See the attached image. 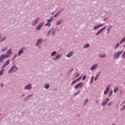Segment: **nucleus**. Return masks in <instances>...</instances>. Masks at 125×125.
Returning a JSON list of instances; mask_svg holds the SVG:
<instances>
[{
    "mask_svg": "<svg viewBox=\"0 0 125 125\" xmlns=\"http://www.w3.org/2000/svg\"><path fill=\"white\" fill-rule=\"evenodd\" d=\"M17 70H18V68L15 65L10 68L8 72V73L11 74V73H14L15 72H16Z\"/></svg>",
    "mask_w": 125,
    "mask_h": 125,
    "instance_id": "nucleus-1",
    "label": "nucleus"
},
{
    "mask_svg": "<svg viewBox=\"0 0 125 125\" xmlns=\"http://www.w3.org/2000/svg\"><path fill=\"white\" fill-rule=\"evenodd\" d=\"M53 21V18H51L50 19L47 21V23L45 24V26H48V27H50L51 26V22Z\"/></svg>",
    "mask_w": 125,
    "mask_h": 125,
    "instance_id": "nucleus-2",
    "label": "nucleus"
},
{
    "mask_svg": "<svg viewBox=\"0 0 125 125\" xmlns=\"http://www.w3.org/2000/svg\"><path fill=\"white\" fill-rule=\"evenodd\" d=\"M123 53V51H119L116 52L114 56V58L115 59H117V58H119L120 57V56H121V54H122Z\"/></svg>",
    "mask_w": 125,
    "mask_h": 125,
    "instance_id": "nucleus-3",
    "label": "nucleus"
},
{
    "mask_svg": "<svg viewBox=\"0 0 125 125\" xmlns=\"http://www.w3.org/2000/svg\"><path fill=\"white\" fill-rule=\"evenodd\" d=\"M83 83L81 82L80 83H78L76 86L74 87L75 89H77V88H81V87H83Z\"/></svg>",
    "mask_w": 125,
    "mask_h": 125,
    "instance_id": "nucleus-4",
    "label": "nucleus"
},
{
    "mask_svg": "<svg viewBox=\"0 0 125 125\" xmlns=\"http://www.w3.org/2000/svg\"><path fill=\"white\" fill-rule=\"evenodd\" d=\"M10 61L9 60L5 62L3 65L1 66V68L3 69V68H5L7 65H9V63H10Z\"/></svg>",
    "mask_w": 125,
    "mask_h": 125,
    "instance_id": "nucleus-5",
    "label": "nucleus"
},
{
    "mask_svg": "<svg viewBox=\"0 0 125 125\" xmlns=\"http://www.w3.org/2000/svg\"><path fill=\"white\" fill-rule=\"evenodd\" d=\"M106 28H107V26H104V27L101 28L100 30L97 33L96 35L98 36V35H100L101 33H102V32H103V31L106 29Z\"/></svg>",
    "mask_w": 125,
    "mask_h": 125,
    "instance_id": "nucleus-6",
    "label": "nucleus"
},
{
    "mask_svg": "<svg viewBox=\"0 0 125 125\" xmlns=\"http://www.w3.org/2000/svg\"><path fill=\"white\" fill-rule=\"evenodd\" d=\"M4 58H7V57H5V55L2 54L0 57V63H2V62H3V60H4Z\"/></svg>",
    "mask_w": 125,
    "mask_h": 125,
    "instance_id": "nucleus-7",
    "label": "nucleus"
},
{
    "mask_svg": "<svg viewBox=\"0 0 125 125\" xmlns=\"http://www.w3.org/2000/svg\"><path fill=\"white\" fill-rule=\"evenodd\" d=\"M43 25V22L41 23L36 28V31H39V30H41V28L42 27V25Z\"/></svg>",
    "mask_w": 125,
    "mask_h": 125,
    "instance_id": "nucleus-8",
    "label": "nucleus"
},
{
    "mask_svg": "<svg viewBox=\"0 0 125 125\" xmlns=\"http://www.w3.org/2000/svg\"><path fill=\"white\" fill-rule=\"evenodd\" d=\"M103 26H104V23L96 25L94 27V30H97V29H99V28L103 27Z\"/></svg>",
    "mask_w": 125,
    "mask_h": 125,
    "instance_id": "nucleus-9",
    "label": "nucleus"
},
{
    "mask_svg": "<svg viewBox=\"0 0 125 125\" xmlns=\"http://www.w3.org/2000/svg\"><path fill=\"white\" fill-rule=\"evenodd\" d=\"M11 53V49H10L6 53L5 57L8 58L10 56V54Z\"/></svg>",
    "mask_w": 125,
    "mask_h": 125,
    "instance_id": "nucleus-10",
    "label": "nucleus"
},
{
    "mask_svg": "<svg viewBox=\"0 0 125 125\" xmlns=\"http://www.w3.org/2000/svg\"><path fill=\"white\" fill-rule=\"evenodd\" d=\"M109 90H110V85H108V86L106 88V89L105 91H104V94L106 95V94H108V92H109Z\"/></svg>",
    "mask_w": 125,
    "mask_h": 125,
    "instance_id": "nucleus-11",
    "label": "nucleus"
},
{
    "mask_svg": "<svg viewBox=\"0 0 125 125\" xmlns=\"http://www.w3.org/2000/svg\"><path fill=\"white\" fill-rule=\"evenodd\" d=\"M109 98H106V99L105 100V101H104L102 104V106H105L106 105V103H108V101H109Z\"/></svg>",
    "mask_w": 125,
    "mask_h": 125,
    "instance_id": "nucleus-12",
    "label": "nucleus"
},
{
    "mask_svg": "<svg viewBox=\"0 0 125 125\" xmlns=\"http://www.w3.org/2000/svg\"><path fill=\"white\" fill-rule=\"evenodd\" d=\"M97 67H98V64H94L91 67V70H95V69L97 68Z\"/></svg>",
    "mask_w": 125,
    "mask_h": 125,
    "instance_id": "nucleus-13",
    "label": "nucleus"
},
{
    "mask_svg": "<svg viewBox=\"0 0 125 125\" xmlns=\"http://www.w3.org/2000/svg\"><path fill=\"white\" fill-rule=\"evenodd\" d=\"M42 42V40L39 39L36 42V45L38 46L39 44H41Z\"/></svg>",
    "mask_w": 125,
    "mask_h": 125,
    "instance_id": "nucleus-14",
    "label": "nucleus"
},
{
    "mask_svg": "<svg viewBox=\"0 0 125 125\" xmlns=\"http://www.w3.org/2000/svg\"><path fill=\"white\" fill-rule=\"evenodd\" d=\"M32 86H31V84H29L24 87V89H31Z\"/></svg>",
    "mask_w": 125,
    "mask_h": 125,
    "instance_id": "nucleus-15",
    "label": "nucleus"
},
{
    "mask_svg": "<svg viewBox=\"0 0 125 125\" xmlns=\"http://www.w3.org/2000/svg\"><path fill=\"white\" fill-rule=\"evenodd\" d=\"M25 49V48H22L21 49L18 53V56H20V55H21V54H22V53H23V50Z\"/></svg>",
    "mask_w": 125,
    "mask_h": 125,
    "instance_id": "nucleus-16",
    "label": "nucleus"
},
{
    "mask_svg": "<svg viewBox=\"0 0 125 125\" xmlns=\"http://www.w3.org/2000/svg\"><path fill=\"white\" fill-rule=\"evenodd\" d=\"M73 54H74V52L71 51V52H69V53L67 55V57H71V56H72V55H73Z\"/></svg>",
    "mask_w": 125,
    "mask_h": 125,
    "instance_id": "nucleus-17",
    "label": "nucleus"
},
{
    "mask_svg": "<svg viewBox=\"0 0 125 125\" xmlns=\"http://www.w3.org/2000/svg\"><path fill=\"white\" fill-rule=\"evenodd\" d=\"M38 21H39V18H37V20H34V21L33 22V26H35V25L38 23Z\"/></svg>",
    "mask_w": 125,
    "mask_h": 125,
    "instance_id": "nucleus-18",
    "label": "nucleus"
},
{
    "mask_svg": "<svg viewBox=\"0 0 125 125\" xmlns=\"http://www.w3.org/2000/svg\"><path fill=\"white\" fill-rule=\"evenodd\" d=\"M79 76H80V73H77L74 77L73 78V80H75V79H77V78H78V77H79Z\"/></svg>",
    "mask_w": 125,
    "mask_h": 125,
    "instance_id": "nucleus-19",
    "label": "nucleus"
},
{
    "mask_svg": "<svg viewBox=\"0 0 125 125\" xmlns=\"http://www.w3.org/2000/svg\"><path fill=\"white\" fill-rule=\"evenodd\" d=\"M50 32H52L51 34H52V36H53V35H54V34H55V30H54V28H52V29H51Z\"/></svg>",
    "mask_w": 125,
    "mask_h": 125,
    "instance_id": "nucleus-20",
    "label": "nucleus"
},
{
    "mask_svg": "<svg viewBox=\"0 0 125 125\" xmlns=\"http://www.w3.org/2000/svg\"><path fill=\"white\" fill-rule=\"evenodd\" d=\"M60 57H61V56L58 55L55 57V58L54 59V60H57V59H59V58H60Z\"/></svg>",
    "mask_w": 125,
    "mask_h": 125,
    "instance_id": "nucleus-21",
    "label": "nucleus"
},
{
    "mask_svg": "<svg viewBox=\"0 0 125 125\" xmlns=\"http://www.w3.org/2000/svg\"><path fill=\"white\" fill-rule=\"evenodd\" d=\"M125 37L120 41V44H122L123 42H125Z\"/></svg>",
    "mask_w": 125,
    "mask_h": 125,
    "instance_id": "nucleus-22",
    "label": "nucleus"
},
{
    "mask_svg": "<svg viewBox=\"0 0 125 125\" xmlns=\"http://www.w3.org/2000/svg\"><path fill=\"white\" fill-rule=\"evenodd\" d=\"M3 72H4V69H2L0 71V76H2Z\"/></svg>",
    "mask_w": 125,
    "mask_h": 125,
    "instance_id": "nucleus-23",
    "label": "nucleus"
},
{
    "mask_svg": "<svg viewBox=\"0 0 125 125\" xmlns=\"http://www.w3.org/2000/svg\"><path fill=\"white\" fill-rule=\"evenodd\" d=\"M119 46H120V43H118L117 45L114 47L115 49H117Z\"/></svg>",
    "mask_w": 125,
    "mask_h": 125,
    "instance_id": "nucleus-24",
    "label": "nucleus"
},
{
    "mask_svg": "<svg viewBox=\"0 0 125 125\" xmlns=\"http://www.w3.org/2000/svg\"><path fill=\"white\" fill-rule=\"evenodd\" d=\"M7 49V47H4L1 49V52L5 51Z\"/></svg>",
    "mask_w": 125,
    "mask_h": 125,
    "instance_id": "nucleus-25",
    "label": "nucleus"
},
{
    "mask_svg": "<svg viewBox=\"0 0 125 125\" xmlns=\"http://www.w3.org/2000/svg\"><path fill=\"white\" fill-rule=\"evenodd\" d=\"M100 57H105V56H106V55L105 54H100L99 55Z\"/></svg>",
    "mask_w": 125,
    "mask_h": 125,
    "instance_id": "nucleus-26",
    "label": "nucleus"
},
{
    "mask_svg": "<svg viewBox=\"0 0 125 125\" xmlns=\"http://www.w3.org/2000/svg\"><path fill=\"white\" fill-rule=\"evenodd\" d=\"M93 80H94V77L92 76L91 78L90 83H93Z\"/></svg>",
    "mask_w": 125,
    "mask_h": 125,
    "instance_id": "nucleus-27",
    "label": "nucleus"
},
{
    "mask_svg": "<svg viewBox=\"0 0 125 125\" xmlns=\"http://www.w3.org/2000/svg\"><path fill=\"white\" fill-rule=\"evenodd\" d=\"M118 90H119V88H118V87H116V88L114 89V92L115 93H116V92H117Z\"/></svg>",
    "mask_w": 125,
    "mask_h": 125,
    "instance_id": "nucleus-28",
    "label": "nucleus"
},
{
    "mask_svg": "<svg viewBox=\"0 0 125 125\" xmlns=\"http://www.w3.org/2000/svg\"><path fill=\"white\" fill-rule=\"evenodd\" d=\"M111 26H109L107 29V34H109V32H110V31H111Z\"/></svg>",
    "mask_w": 125,
    "mask_h": 125,
    "instance_id": "nucleus-29",
    "label": "nucleus"
},
{
    "mask_svg": "<svg viewBox=\"0 0 125 125\" xmlns=\"http://www.w3.org/2000/svg\"><path fill=\"white\" fill-rule=\"evenodd\" d=\"M89 47V44L87 43L85 45H84V48H85L86 47Z\"/></svg>",
    "mask_w": 125,
    "mask_h": 125,
    "instance_id": "nucleus-30",
    "label": "nucleus"
},
{
    "mask_svg": "<svg viewBox=\"0 0 125 125\" xmlns=\"http://www.w3.org/2000/svg\"><path fill=\"white\" fill-rule=\"evenodd\" d=\"M44 87H45V88H48V87H49V84H45Z\"/></svg>",
    "mask_w": 125,
    "mask_h": 125,
    "instance_id": "nucleus-31",
    "label": "nucleus"
},
{
    "mask_svg": "<svg viewBox=\"0 0 125 125\" xmlns=\"http://www.w3.org/2000/svg\"><path fill=\"white\" fill-rule=\"evenodd\" d=\"M56 54V52L54 51V52H53L51 54V56H54V55H55Z\"/></svg>",
    "mask_w": 125,
    "mask_h": 125,
    "instance_id": "nucleus-32",
    "label": "nucleus"
},
{
    "mask_svg": "<svg viewBox=\"0 0 125 125\" xmlns=\"http://www.w3.org/2000/svg\"><path fill=\"white\" fill-rule=\"evenodd\" d=\"M77 82H78V80H74L72 83H71V85H73V84H74V83H77Z\"/></svg>",
    "mask_w": 125,
    "mask_h": 125,
    "instance_id": "nucleus-33",
    "label": "nucleus"
},
{
    "mask_svg": "<svg viewBox=\"0 0 125 125\" xmlns=\"http://www.w3.org/2000/svg\"><path fill=\"white\" fill-rule=\"evenodd\" d=\"M77 82H78V80H74L72 83H71V85H73V84H74V83H77Z\"/></svg>",
    "mask_w": 125,
    "mask_h": 125,
    "instance_id": "nucleus-34",
    "label": "nucleus"
},
{
    "mask_svg": "<svg viewBox=\"0 0 125 125\" xmlns=\"http://www.w3.org/2000/svg\"><path fill=\"white\" fill-rule=\"evenodd\" d=\"M77 82H78V80H74L72 83H71V85H73V84H74V83H77Z\"/></svg>",
    "mask_w": 125,
    "mask_h": 125,
    "instance_id": "nucleus-35",
    "label": "nucleus"
},
{
    "mask_svg": "<svg viewBox=\"0 0 125 125\" xmlns=\"http://www.w3.org/2000/svg\"><path fill=\"white\" fill-rule=\"evenodd\" d=\"M113 93V90H110V92L109 93V96H112V94Z\"/></svg>",
    "mask_w": 125,
    "mask_h": 125,
    "instance_id": "nucleus-36",
    "label": "nucleus"
},
{
    "mask_svg": "<svg viewBox=\"0 0 125 125\" xmlns=\"http://www.w3.org/2000/svg\"><path fill=\"white\" fill-rule=\"evenodd\" d=\"M60 14V12H59L58 13H57L55 16L54 17H57V16H58V15H59Z\"/></svg>",
    "mask_w": 125,
    "mask_h": 125,
    "instance_id": "nucleus-37",
    "label": "nucleus"
},
{
    "mask_svg": "<svg viewBox=\"0 0 125 125\" xmlns=\"http://www.w3.org/2000/svg\"><path fill=\"white\" fill-rule=\"evenodd\" d=\"M62 22V20H61V21H58L57 23V25H59V24H61Z\"/></svg>",
    "mask_w": 125,
    "mask_h": 125,
    "instance_id": "nucleus-38",
    "label": "nucleus"
},
{
    "mask_svg": "<svg viewBox=\"0 0 125 125\" xmlns=\"http://www.w3.org/2000/svg\"><path fill=\"white\" fill-rule=\"evenodd\" d=\"M3 41H5V37H3L2 39H1L0 42H3Z\"/></svg>",
    "mask_w": 125,
    "mask_h": 125,
    "instance_id": "nucleus-39",
    "label": "nucleus"
},
{
    "mask_svg": "<svg viewBox=\"0 0 125 125\" xmlns=\"http://www.w3.org/2000/svg\"><path fill=\"white\" fill-rule=\"evenodd\" d=\"M86 78V76H85V75L83 76V77L82 79V81H84V80H85Z\"/></svg>",
    "mask_w": 125,
    "mask_h": 125,
    "instance_id": "nucleus-40",
    "label": "nucleus"
},
{
    "mask_svg": "<svg viewBox=\"0 0 125 125\" xmlns=\"http://www.w3.org/2000/svg\"><path fill=\"white\" fill-rule=\"evenodd\" d=\"M88 102V100H87V99L85 100V101L84 102L85 104H86V103H87Z\"/></svg>",
    "mask_w": 125,
    "mask_h": 125,
    "instance_id": "nucleus-41",
    "label": "nucleus"
},
{
    "mask_svg": "<svg viewBox=\"0 0 125 125\" xmlns=\"http://www.w3.org/2000/svg\"><path fill=\"white\" fill-rule=\"evenodd\" d=\"M50 33H51V31H48V33H47V35L48 36H49V35H50Z\"/></svg>",
    "mask_w": 125,
    "mask_h": 125,
    "instance_id": "nucleus-42",
    "label": "nucleus"
},
{
    "mask_svg": "<svg viewBox=\"0 0 125 125\" xmlns=\"http://www.w3.org/2000/svg\"><path fill=\"white\" fill-rule=\"evenodd\" d=\"M81 79H82V77H79L78 79H76L77 80V82H78V81H80V80H81Z\"/></svg>",
    "mask_w": 125,
    "mask_h": 125,
    "instance_id": "nucleus-43",
    "label": "nucleus"
},
{
    "mask_svg": "<svg viewBox=\"0 0 125 125\" xmlns=\"http://www.w3.org/2000/svg\"><path fill=\"white\" fill-rule=\"evenodd\" d=\"M98 79V76L97 75L96 76V77L95 78V81H96Z\"/></svg>",
    "mask_w": 125,
    "mask_h": 125,
    "instance_id": "nucleus-44",
    "label": "nucleus"
},
{
    "mask_svg": "<svg viewBox=\"0 0 125 125\" xmlns=\"http://www.w3.org/2000/svg\"><path fill=\"white\" fill-rule=\"evenodd\" d=\"M125 53H124L123 54V58H125Z\"/></svg>",
    "mask_w": 125,
    "mask_h": 125,
    "instance_id": "nucleus-45",
    "label": "nucleus"
},
{
    "mask_svg": "<svg viewBox=\"0 0 125 125\" xmlns=\"http://www.w3.org/2000/svg\"><path fill=\"white\" fill-rule=\"evenodd\" d=\"M0 85H1V87H2V86H3L4 85V84L2 83L0 84Z\"/></svg>",
    "mask_w": 125,
    "mask_h": 125,
    "instance_id": "nucleus-46",
    "label": "nucleus"
},
{
    "mask_svg": "<svg viewBox=\"0 0 125 125\" xmlns=\"http://www.w3.org/2000/svg\"><path fill=\"white\" fill-rule=\"evenodd\" d=\"M108 106H110V105H111V103H110L109 104H108Z\"/></svg>",
    "mask_w": 125,
    "mask_h": 125,
    "instance_id": "nucleus-47",
    "label": "nucleus"
},
{
    "mask_svg": "<svg viewBox=\"0 0 125 125\" xmlns=\"http://www.w3.org/2000/svg\"><path fill=\"white\" fill-rule=\"evenodd\" d=\"M15 57H17V55H16L15 56Z\"/></svg>",
    "mask_w": 125,
    "mask_h": 125,
    "instance_id": "nucleus-48",
    "label": "nucleus"
},
{
    "mask_svg": "<svg viewBox=\"0 0 125 125\" xmlns=\"http://www.w3.org/2000/svg\"><path fill=\"white\" fill-rule=\"evenodd\" d=\"M125 47V46H124Z\"/></svg>",
    "mask_w": 125,
    "mask_h": 125,
    "instance_id": "nucleus-49",
    "label": "nucleus"
}]
</instances>
